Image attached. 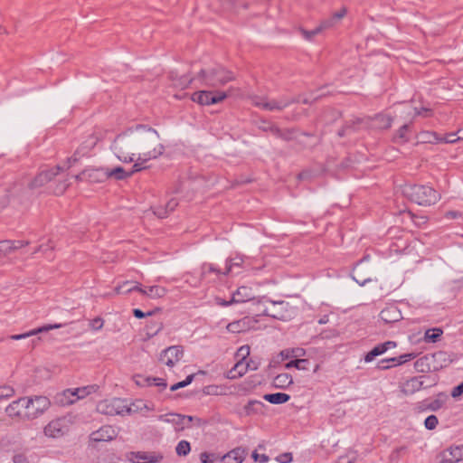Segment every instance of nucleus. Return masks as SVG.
Here are the masks:
<instances>
[{
    "mask_svg": "<svg viewBox=\"0 0 463 463\" xmlns=\"http://www.w3.org/2000/svg\"><path fill=\"white\" fill-rule=\"evenodd\" d=\"M263 399L272 404H283L290 400V396L284 392L268 393Z\"/></svg>",
    "mask_w": 463,
    "mask_h": 463,
    "instance_id": "nucleus-38",
    "label": "nucleus"
},
{
    "mask_svg": "<svg viewBox=\"0 0 463 463\" xmlns=\"http://www.w3.org/2000/svg\"><path fill=\"white\" fill-rule=\"evenodd\" d=\"M257 370V366H250V363L246 364H243L242 361L238 362L232 369L229 372V378H236L244 375L248 370Z\"/></svg>",
    "mask_w": 463,
    "mask_h": 463,
    "instance_id": "nucleus-34",
    "label": "nucleus"
},
{
    "mask_svg": "<svg viewBox=\"0 0 463 463\" xmlns=\"http://www.w3.org/2000/svg\"><path fill=\"white\" fill-rule=\"evenodd\" d=\"M422 378H423L422 376L412 377V378L409 379L408 381H406L403 384L402 392L408 395V394H413L414 392L424 388L423 381L421 380Z\"/></svg>",
    "mask_w": 463,
    "mask_h": 463,
    "instance_id": "nucleus-30",
    "label": "nucleus"
},
{
    "mask_svg": "<svg viewBox=\"0 0 463 463\" xmlns=\"http://www.w3.org/2000/svg\"><path fill=\"white\" fill-rule=\"evenodd\" d=\"M212 274L218 278L220 275H223V271L213 263H203L201 268V277L208 279Z\"/></svg>",
    "mask_w": 463,
    "mask_h": 463,
    "instance_id": "nucleus-40",
    "label": "nucleus"
},
{
    "mask_svg": "<svg viewBox=\"0 0 463 463\" xmlns=\"http://www.w3.org/2000/svg\"><path fill=\"white\" fill-rule=\"evenodd\" d=\"M414 111H415V114L418 115V116H422V117H425V118H428V117H430L432 115V111L429 108H414Z\"/></svg>",
    "mask_w": 463,
    "mask_h": 463,
    "instance_id": "nucleus-61",
    "label": "nucleus"
},
{
    "mask_svg": "<svg viewBox=\"0 0 463 463\" xmlns=\"http://www.w3.org/2000/svg\"><path fill=\"white\" fill-rule=\"evenodd\" d=\"M202 85L210 88H219L232 80L234 76L232 71L225 70L220 65L212 68L202 69L196 77Z\"/></svg>",
    "mask_w": 463,
    "mask_h": 463,
    "instance_id": "nucleus-4",
    "label": "nucleus"
},
{
    "mask_svg": "<svg viewBox=\"0 0 463 463\" xmlns=\"http://www.w3.org/2000/svg\"><path fill=\"white\" fill-rule=\"evenodd\" d=\"M439 423L438 418L435 415H430L425 419L424 426L427 430H434Z\"/></svg>",
    "mask_w": 463,
    "mask_h": 463,
    "instance_id": "nucleus-55",
    "label": "nucleus"
},
{
    "mask_svg": "<svg viewBox=\"0 0 463 463\" xmlns=\"http://www.w3.org/2000/svg\"><path fill=\"white\" fill-rule=\"evenodd\" d=\"M380 318L386 324H392L400 321L402 316L398 307L391 304L380 312Z\"/></svg>",
    "mask_w": 463,
    "mask_h": 463,
    "instance_id": "nucleus-21",
    "label": "nucleus"
},
{
    "mask_svg": "<svg viewBox=\"0 0 463 463\" xmlns=\"http://www.w3.org/2000/svg\"><path fill=\"white\" fill-rule=\"evenodd\" d=\"M184 356V348L182 345H172L164 349L159 356L160 362L166 366L174 367Z\"/></svg>",
    "mask_w": 463,
    "mask_h": 463,
    "instance_id": "nucleus-10",
    "label": "nucleus"
},
{
    "mask_svg": "<svg viewBox=\"0 0 463 463\" xmlns=\"http://www.w3.org/2000/svg\"><path fill=\"white\" fill-rule=\"evenodd\" d=\"M277 460L280 463H289L293 460V457L289 452L282 453L277 458Z\"/></svg>",
    "mask_w": 463,
    "mask_h": 463,
    "instance_id": "nucleus-64",
    "label": "nucleus"
},
{
    "mask_svg": "<svg viewBox=\"0 0 463 463\" xmlns=\"http://www.w3.org/2000/svg\"><path fill=\"white\" fill-rule=\"evenodd\" d=\"M22 402L23 397L19 398L16 401H14L6 407L5 412L9 417L18 418L21 420H27V418H25V414H27L26 404H24V402L22 403Z\"/></svg>",
    "mask_w": 463,
    "mask_h": 463,
    "instance_id": "nucleus-20",
    "label": "nucleus"
},
{
    "mask_svg": "<svg viewBox=\"0 0 463 463\" xmlns=\"http://www.w3.org/2000/svg\"><path fill=\"white\" fill-rule=\"evenodd\" d=\"M117 437V432L113 427L105 425L99 430L92 431L90 439L92 442H107L113 440Z\"/></svg>",
    "mask_w": 463,
    "mask_h": 463,
    "instance_id": "nucleus-15",
    "label": "nucleus"
},
{
    "mask_svg": "<svg viewBox=\"0 0 463 463\" xmlns=\"http://www.w3.org/2000/svg\"><path fill=\"white\" fill-rule=\"evenodd\" d=\"M137 410L133 403L128 405L127 402L120 398L107 399L97 404V411L104 415H126L131 414Z\"/></svg>",
    "mask_w": 463,
    "mask_h": 463,
    "instance_id": "nucleus-5",
    "label": "nucleus"
},
{
    "mask_svg": "<svg viewBox=\"0 0 463 463\" xmlns=\"http://www.w3.org/2000/svg\"><path fill=\"white\" fill-rule=\"evenodd\" d=\"M75 178L90 183H102L108 179L107 168H88L75 175Z\"/></svg>",
    "mask_w": 463,
    "mask_h": 463,
    "instance_id": "nucleus-11",
    "label": "nucleus"
},
{
    "mask_svg": "<svg viewBox=\"0 0 463 463\" xmlns=\"http://www.w3.org/2000/svg\"><path fill=\"white\" fill-rule=\"evenodd\" d=\"M445 399L446 396L444 394H439V398L430 402V404L428 405V408L432 411L439 410L443 406Z\"/></svg>",
    "mask_w": 463,
    "mask_h": 463,
    "instance_id": "nucleus-51",
    "label": "nucleus"
},
{
    "mask_svg": "<svg viewBox=\"0 0 463 463\" xmlns=\"http://www.w3.org/2000/svg\"><path fill=\"white\" fill-rule=\"evenodd\" d=\"M131 282L125 281L121 285H118L115 288V293L116 294H125L129 293L130 291H128V289H130L133 286H131Z\"/></svg>",
    "mask_w": 463,
    "mask_h": 463,
    "instance_id": "nucleus-57",
    "label": "nucleus"
},
{
    "mask_svg": "<svg viewBox=\"0 0 463 463\" xmlns=\"http://www.w3.org/2000/svg\"><path fill=\"white\" fill-rule=\"evenodd\" d=\"M104 324V320L101 317H95L94 319L90 320V326L91 329L93 330H99L102 328Z\"/></svg>",
    "mask_w": 463,
    "mask_h": 463,
    "instance_id": "nucleus-59",
    "label": "nucleus"
},
{
    "mask_svg": "<svg viewBox=\"0 0 463 463\" xmlns=\"http://www.w3.org/2000/svg\"><path fill=\"white\" fill-rule=\"evenodd\" d=\"M330 21L329 22H322L317 27L313 30H306L303 28L299 29V33L301 36L307 41H312L313 38L320 33L322 31L330 28Z\"/></svg>",
    "mask_w": 463,
    "mask_h": 463,
    "instance_id": "nucleus-33",
    "label": "nucleus"
},
{
    "mask_svg": "<svg viewBox=\"0 0 463 463\" xmlns=\"http://www.w3.org/2000/svg\"><path fill=\"white\" fill-rule=\"evenodd\" d=\"M221 457L222 456H220L218 454H214V453L209 454L207 452H203L200 455V459H201L202 463H213L217 459L221 460Z\"/></svg>",
    "mask_w": 463,
    "mask_h": 463,
    "instance_id": "nucleus-52",
    "label": "nucleus"
},
{
    "mask_svg": "<svg viewBox=\"0 0 463 463\" xmlns=\"http://www.w3.org/2000/svg\"><path fill=\"white\" fill-rule=\"evenodd\" d=\"M191 450L190 443L186 440H181L178 442L175 451L178 456H186Z\"/></svg>",
    "mask_w": 463,
    "mask_h": 463,
    "instance_id": "nucleus-50",
    "label": "nucleus"
},
{
    "mask_svg": "<svg viewBox=\"0 0 463 463\" xmlns=\"http://www.w3.org/2000/svg\"><path fill=\"white\" fill-rule=\"evenodd\" d=\"M305 353L304 349L297 348V349H285L280 352V356L283 360L291 358V357H298L303 355Z\"/></svg>",
    "mask_w": 463,
    "mask_h": 463,
    "instance_id": "nucleus-47",
    "label": "nucleus"
},
{
    "mask_svg": "<svg viewBox=\"0 0 463 463\" xmlns=\"http://www.w3.org/2000/svg\"><path fill=\"white\" fill-rule=\"evenodd\" d=\"M265 409V404L257 400H250L249 402L243 407L242 411L240 412L241 416H251V415H259L263 414Z\"/></svg>",
    "mask_w": 463,
    "mask_h": 463,
    "instance_id": "nucleus-28",
    "label": "nucleus"
},
{
    "mask_svg": "<svg viewBox=\"0 0 463 463\" xmlns=\"http://www.w3.org/2000/svg\"><path fill=\"white\" fill-rule=\"evenodd\" d=\"M416 357V354L408 353L401 354L397 357H392L388 359H383L377 364V368L380 370H387L396 365L403 364Z\"/></svg>",
    "mask_w": 463,
    "mask_h": 463,
    "instance_id": "nucleus-14",
    "label": "nucleus"
},
{
    "mask_svg": "<svg viewBox=\"0 0 463 463\" xmlns=\"http://www.w3.org/2000/svg\"><path fill=\"white\" fill-rule=\"evenodd\" d=\"M347 13V10L345 7H342L339 11L334 13L332 16L328 19L324 20L323 22H329L330 21V28L333 27L336 22L340 21Z\"/></svg>",
    "mask_w": 463,
    "mask_h": 463,
    "instance_id": "nucleus-49",
    "label": "nucleus"
},
{
    "mask_svg": "<svg viewBox=\"0 0 463 463\" xmlns=\"http://www.w3.org/2000/svg\"><path fill=\"white\" fill-rule=\"evenodd\" d=\"M14 394V390L10 386H4L0 388V401L8 399Z\"/></svg>",
    "mask_w": 463,
    "mask_h": 463,
    "instance_id": "nucleus-56",
    "label": "nucleus"
},
{
    "mask_svg": "<svg viewBox=\"0 0 463 463\" xmlns=\"http://www.w3.org/2000/svg\"><path fill=\"white\" fill-rule=\"evenodd\" d=\"M429 358L434 372L448 366L452 362L450 354L445 351L430 354H429Z\"/></svg>",
    "mask_w": 463,
    "mask_h": 463,
    "instance_id": "nucleus-18",
    "label": "nucleus"
},
{
    "mask_svg": "<svg viewBox=\"0 0 463 463\" xmlns=\"http://www.w3.org/2000/svg\"><path fill=\"white\" fill-rule=\"evenodd\" d=\"M373 127L378 129H388L392 127V118L386 114H377L373 118Z\"/></svg>",
    "mask_w": 463,
    "mask_h": 463,
    "instance_id": "nucleus-35",
    "label": "nucleus"
},
{
    "mask_svg": "<svg viewBox=\"0 0 463 463\" xmlns=\"http://www.w3.org/2000/svg\"><path fill=\"white\" fill-rule=\"evenodd\" d=\"M139 291L143 295H146L151 298H163L166 294V289L161 286H151L146 288H141V285L137 282L133 283V287L128 291Z\"/></svg>",
    "mask_w": 463,
    "mask_h": 463,
    "instance_id": "nucleus-19",
    "label": "nucleus"
},
{
    "mask_svg": "<svg viewBox=\"0 0 463 463\" xmlns=\"http://www.w3.org/2000/svg\"><path fill=\"white\" fill-rule=\"evenodd\" d=\"M134 161H135V164L132 166V170L129 172V173H131V175L135 173H137V172L146 168V166L143 165L144 163H146V161L138 160V157L137 159H135Z\"/></svg>",
    "mask_w": 463,
    "mask_h": 463,
    "instance_id": "nucleus-58",
    "label": "nucleus"
},
{
    "mask_svg": "<svg viewBox=\"0 0 463 463\" xmlns=\"http://www.w3.org/2000/svg\"><path fill=\"white\" fill-rule=\"evenodd\" d=\"M140 380H137L136 383L140 386H157L160 390H165L167 386L166 381L159 377H141Z\"/></svg>",
    "mask_w": 463,
    "mask_h": 463,
    "instance_id": "nucleus-32",
    "label": "nucleus"
},
{
    "mask_svg": "<svg viewBox=\"0 0 463 463\" xmlns=\"http://www.w3.org/2000/svg\"><path fill=\"white\" fill-rule=\"evenodd\" d=\"M135 146L138 151V160L149 161L162 156L165 150L160 143L159 133L146 125H137L134 128Z\"/></svg>",
    "mask_w": 463,
    "mask_h": 463,
    "instance_id": "nucleus-1",
    "label": "nucleus"
},
{
    "mask_svg": "<svg viewBox=\"0 0 463 463\" xmlns=\"http://www.w3.org/2000/svg\"><path fill=\"white\" fill-rule=\"evenodd\" d=\"M408 130H409V125L408 124L402 125L398 129L397 133L395 134V136L393 137L394 141L397 143L406 142L408 140V138L406 137Z\"/></svg>",
    "mask_w": 463,
    "mask_h": 463,
    "instance_id": "nucleus-48",
    "label": "nucleus"
},
{
    "mask_svg": "<svg viewBox=\"0 0 463 463\" xmlns=\"http://www.w3.org/2000/svg\"><path fill=\"white\" fill-rule=\"evenodd\" d=\"M442 334V329L439 327L427 329L424 334V341L426 343H436L439 341Z\"/></svg>",
    "mask_w": 463,
    "mask_h": 463,
    "instance_id": "nucleus-42",
    "label": "nucleus"
},
{
    "mask_svg": "<svg viewBox=\"0 0 463 463\" xmlns=\"http://www.w3.org/2000/svg\"><path fill=\"white\" fill-rule=\"evenodd\" d=\"M430 364H431V363L430 362L429 354H426V355L419 358L414 363V367L417 371L425 373V372L433 371V368Z\"/></svg>",
    "mask_w": 463,
    "mask_h": 463,
    "instance_id": "nucleus-43",
    "label": "nucleus"
},
{
    "mask_svg": "<svg viewBox=\"0 0 463 463\" xmlns=\"http://www.w3.org/2000/svg\"><path fill=\"white\" fill-rule=\"evenodd\" d=\"M364 261V259L361 260L356 264V266L354 267V269L353 270V274H352V278L354 279V280H355V282H357L360 286H364L367 282H371L373 280L371 277H364L361 274V269H362Z\"/></svg>",
    "mask_w": 463,
    "mask_h": 463,
    "instance_id": "nucleus-39",
    "label": "nucleus"
},
{
    "mask_svg": "<svg viewBox=\"0 0 463 463\" xmlns=\"http://www.w3.org/2000/svg\"><path fill=\"white\" fill-rule=\"evenodd\" d=\"M428 142H437V143H449L453 144L459 139H463V136H458V133H449L443 137H439L436 133H427Z\"/></svg>",
    "mask_w": 463,
    "mask_h": 463,
    "instance_id": "nucleus-31",
    "label": "nucleus"
},
{
    "mask_svg": "<svg viewBox=\"0 0 463 463\" xmlns=\"http://www.w3.org/2000/svg\"><path fill=\"white\" fill-rule=\"evenodd\" d=\"M362 121L363 120L361 118H357L350 122H346V124L338 131V136L344 137L351 131H356V125L361 124Z\"/></svg>",
    "mask_w": 463,
    "mask_h": 463,
    "instance_id": "nucleus-45",
    "label": "nucleus"
},
{
    "mask_svg": "<svg viewBox=\"0 0 463 463\" xmlns=\"http://www.w3.org/2000/svg\"><path fill=\"white\" fill-rule=\"evenodd\" d=\"M110 149L118 160L123 163H131L135 160V134L134 128L118 134L110 145Z\"/></svg>",
    "mask_w": 463,
    "mask_h": 463,
    "instance_id": "nucleus-3",
    "label": "nucleus"
},
{
    "mask_svg": "<svg viewBox=\"0 0 463 463\" xmlns=\"http://www.w3.org/2000/svg\"><path fill=\"white\" fill-rule=\"evenodd\" d=\"M156 313V310H152V311H148L146 313L143 312L141 309H138V308H135L133 309V315L135 317L137 318H144L146 317H149V316H152Z\"/></svg>",
    "mask_w": 463,
    "mask_h": 463,
    "instance_id": "nucleus-60",
    "label": "nucleus"
},
{
    "mask_svg": "<svg viewBox=\"0 0 463 463\" xmlns=\"http://www.w3.org/2000/svg\"><path fill=\"white\" fill-rule=\"evenodd\" d=\"M61 326H62L61 324H52V325L50 324V325H46V326L33 329V330L24 333V334L12 335L10 336V338L12 340H22V339H25V338L33 336V335H36L39 333L48 332L49 330H52V329L61 328Z\"/></svg>",
    "mask_w": 463,
    "mask_h": 463,
    "instance_id": "nucleus-29",
    "label": "nucleus"
},
{
    "mask_svg": "<svg viewBox=\"0 0 463 463\" xmlns=\"http://www.w3.org/2000/svg\"><path fill=\"white\" fill-rule=\"evenodd\" d=\"M158 420L167 423H171L176 426L177 430H183L184 427H188L185 424L184 415L179 413H166L158 416Z\"/></svg>",
    "mask_w": 463,
    "mask_h": 463,
    "instance_id": "nucleus-27",
    "label": "nucleus"
},
{
    "mask_svg": "<svg viewBox=\"0 0 463 463\" xmlns=\"http://www.w3.org/2000/svg\"><path fill=\"white\" fill-rule=\"evenodd\" d=\"M249 260V257L241 255H236L235 257L227 260L226 266L223 270V275H228L231 273L240 274L241 270H235L236 269H248L250 266Z\"/></svg>",
    "mask_w": 463,
    "mask_h": 463,
    "instance_id": "nucleus-12",
    "label": "nucleus"
},
{
    "mask_svg": "<svg viewBox=\"0 0 463 463\" xmlns=\"http://www.w3.org/2000/svg\"><path fill=\"white\" fill-rule=\"evenodd\" d=\"M298 98H288L285 96L279 99H269L267 97L255 96L252 98V103L256 107L268 111H281L293 103L299 102Z\"/></svg>",
    "mask_w": 463,
    "mask_h": 463,
    "instance_id": "nucleus-7",
    "label": "nucleus"
},
{
    "mask_svg": "<svg viewBox=\"0 0 463 463\" xmlns=\"http://www.w3.org/2000/svg\"><path fill=\"white\" fill-rule=\"evenodd\" d=\"M193 80V78L184 75L180 77L176 81H175L174 84L175 87L185 89L192 83Z\"/></svg>",
    "mask_w": 463,
    "mask_h": 463,
    "instance_id": "nucleus-54",
    "label": "nucleus"
},
{
    "mask_svg": "<svg viewBox=\"0 0 463 463\" xmlns=\"http://www.w3.org/2000/svg\"><path fill=\"white\" fill-rule=\"evenodd\" d=\"M97 144V138L94 136H90L89 138L82 143L80 147L75 151L73 156L68 159L69 163H75L80 156H86Z\"/></svg>",
    "mask_w": 463,
    "mask_h": 463,
    "instance_id": "nucleus-23",
    "label": "nucleus"
},
{
    "mask_svg": "<svg viewBox=\"0 0 463 463\" xmlns=\"http://www.w3.org/2000/svg\"><path fill=\"white\" fill-rule=\"evenodd\" d=\"M108 179L114 178L116 180H124L131 176V173L126 172L121 166L115 167L113 169L107 168Z\"/></svg>",
    "mask_w": 463,
    "mask_h": 463,
    "instance_id": "nucleus-41",
    "label": "nucleus"
},
{
    "mask_svg": "<svg viewBox=\"0 0 463 463\" xmlns=\"http://www.w3.org/2000/svg\"><path fill=\"white\" fill-rule=\"evenodd\" d=\"M227 329L229 332H232V333L241 332L242 330V327L241 326V321H236V322L228 324Z\"/></svg>",
    "mask_w": 463,
    "mask_h": 463,
    "instance_id": "nucleus-63",
    "label": "nucleus"
},
{
    "mask_svg": "<svg viewBox=\"0 0 463 463\" xmlns=\"http://www.w3.org/2000/svg\"><path fill=\"white\" fill-rule=\"evenodd\" d=\"M292 383V376L288 373H279L273 379V385L278 389H287Z\"/></svg>",
    "mask_w": 463,
    "mask_h": 463,
    "instance_id": "nucleus-37",
    "label": "nucleus"
},
{
    "mask_svg": "<svg viewBox=\"0 0 463 463\" xmlns=\"http://www.w3.org/2000/svg\"><path fill=\"white\" fill-rule=\"evenodd\" d=\"M67 431V426L63 420L57 419L49 422L44 428V434L50 438H59Z\"/></svg>",
    "mask_w": 463,
    "mask_h": 463,
    "instance_id": "nucleus-16",
    "label": "nucleus"
},
{
    "mask_svg": "<svg viewBox=\"0 0 463 463\" xmlns=\"http://www.w3.org/2000/svg\"><path fill=\"white\" fill-rule=\"evenodd\" d=\"M397 344L394 341H386L384 343L375 345L370 352L364 355V362L371 363L375 357L383 354L391 348L396 347Z\"/></svg>",
    "mask_w": 463,
    "mask_h": 463,
    "instance_id": "nucleus-22",
    "label": "nucleus"
},
{
    "mask_svg": "<svg viewBox=\"0 0 463 463\" xmlns=\"http://www.w3.org/2000/svg\"><path fill=\"white\" fill-rule=\"evenodd\" d=\"M259 128L265 132H270L272 135H275V129L278 128V126L269 121H261L259 125Z\"/></svg>",
    "mask_w": 463,
    "mask_h": 463,
    "instance_id": "nucleus-53",
    "label": "nucleus"
},
{
    "mask_svg": "<svg viewBox=\"0 0 463 463\" xmlns=\"http://www.w3.org/2000/svg\"><path fill=\"white\" fill-rule=\"evenodd\" d=\"M60 170H61V167L57 165L51 169L42 171L30 183V186L32 188H37V187L44 185L46 183L52 181L53 179V177H55L59 174Z\"/></svg>",
    "mask_w": 463,
    "mask_h": 463,
    "instance_id": "nucleus-17",
    "label": "nucleus"
},
{
    "mask_svg": "<svg viewBox=\"0 0 463 463\" xmlns=\"http://www.w3.org/2000/svg\"><path fill=\"white\" fill-rule=\"evenodd\" d=\"M247 301H253L256 304L261 303V298L256 299L251 293V289L248 287H240L232 298V302L243 303Z\"/></svg>",
    "mask_w": 463,
    "mask_h": 463,
    "instance_id": "nucleus-24",
    "label": "nucleus"
},
{
    "mask_svg": "<svg viewBox=\"0 0 463 463\" xmlns=\"http://www.w3.org/2000/svg\"><path fill=\"white\" fill-rule=\"evenodd\" d=\"M262 302H269L270 307H267L262 310L265 316L272 318L287 321L290 320L295 314V309L290 307L288 302L286 301H272L268 299L266 297L261 298Z\"/></svg>",
    "mask_w": 463,
    "mask_h": 463,
    "instance_id": "nucleus-6",
    "label": "nucleus"
},
{
    "mask_svg": "<svg viewBox=\"0 0 463 463\" xmlns=\"http://www.w3.org/2000/svg\"><path fill=\"white\" fill-rule=\"evenodd\" d=\"M296 129L295 128H285L281 129L278 127L277 129H275V137L281 138L285 141H290L295 138Z\"/></svg>",
    "mask_w": 463,
    "mask_h": 463,
    "instance_id": "nucleus-44",
    "label": "nucleus"
},
{
    "mask_svg": "<svg viewBox=\"0 0 463 463\" xmlns=\"http://www.w3.org/2000/svg\"><path fill=\"white\" fill-rule=\"evenodd\" d=\"M227 97L225 91L200 90L192 95V100L200 105H212L224 100Z\"/></svg>",
    "mask_w": 463,
    "mask_h": 463,
    "instance_id": "nucleus-9",
    "label": "nucleus"
},
{
    "mask_svg": "<svg viewBox=\"0 0 463 463\" xmlns=\"http://www.w3.org/2000/svg\"><path fill=\"white\" fill-rule=\"evenodd\" d=\"M95 391H96L95 385H89V386H84V387H80V388H75L74 393L76 395V398H74V400L78 401V400L83 399Z\"/></svg>",
    "mask_w": 463,
    "mask_h": 463,
    "instance_id": "nucleus-46",
    "label": "nucleus"
},
{
    "mask_svg": "<svg viewBox=\"0 0 463 463\" xmlns=\"http://www.w3.org/2000/svg\"><path fill=\"white\" fill-rule=\"evenodd\" d=\"M26 404L25 418L33 420L41 416L51 405L50 400L45 396L23 397L22 403Z\"/></svg>",
    "mask_w": 463,
    "mask_h": 463,
    "instance_id": "nucleus-8",
    "label": "nucleus"
},
{
    "mask_svg": "<svg viewBox=\"0 0 463 463\" xmlns=\"http://www.w3.org/2000/svg\"><path fill=\"white\" fill-rule=\"evenodd\" d=\"M247 455V449L237 447L221 457V461L225 463H242Z\"/></svg>",
    "mask_w": 463,
    "mask_h": 463,
    "instance_id": "nucleus-26",
    "label": "nucleus"
},
{
    "mask_svg": "<svg viewBox=\"0 0 463 463\" xmlns=\"http://www.w3.org/2000/svg\"><path fill=\"white\" fill-rule=\"evenodd\" d=\"M403 195L411 202L421 206H430L437 203L440 194L433 187L426 184H408L402 187Z\"/></svg>",
    "mask_w": 463,
    "mask_h": 463,
    "instance_id": "nucleus-2",
    "label": "nucleus"
},
{
    "mask_svg": "<svg viewBox=\"0 0 463 463\" xmlns=\"http://www.w3.org/2000/svg\"><path fill=\"white\" fill-rule=\"evenodd\" d=\"M439 463H458L463 460V445L450 447L438 456Z\"/></svg>",
    "mask_w": 463,
    "mask_h": 463,
    "instance_id": "nucleus-13",
    "label": "nucleus"
},
{
    "mask_svg": "<svg viewBox=\"0 0 463 463\" xmlns=\"http://www.w3.org/2000/svg\"><path fill=\"white\" fill-rule=\"evenodd\" d=\"M298 370L307 371L309 370L310 361L308 359H297Z\"/></svg>",
    "mask_w": 463,
    "mask_h": 463,
    "instance_id": "nucleus-62",
    "label": "nucleus"
},
{
    "mask_svg": "<svg viewBox=\"0 0 463 463\" xmlns=\"http://www.w3.org/2000/svg\"><path fill=\"white\" fill-rule=\"evenodd\" d=\"M74 398H76L74 389H67L56 396V401L61 406H68L77 402Z\"/></svg>",
    "mask_w": 463,
    "mask_h": 463,
    "instance_id": "nucleus-36",
    "label": "nucleus"
},
{
    "mask_svg": "<svg viewBox=\"0 0 463 463\" xmlns=\"http://www.w3.org/2000/svg\"><path fill=\"white\" fill-rule=\"evenodd\" d=\"M29 244L28 241H0V257L9 255L15 250L22 249Z\"/></svg>",
    "mask_w": 463,
    "mask_h": 463,
    "instance_id": "nucleus-25",
    "label": "nucleus"
}]
</instances>
